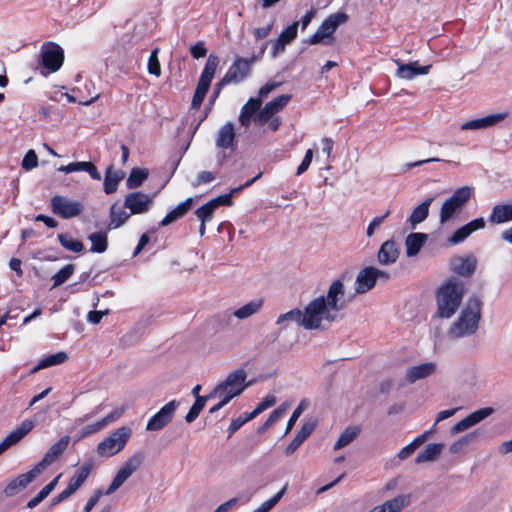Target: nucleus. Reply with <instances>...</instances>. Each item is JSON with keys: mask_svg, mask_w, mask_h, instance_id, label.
<instances>
[{"mask_svg": "<svg viewBox=\"0 0 512 512\" xmlns=\"http://www.w3.org/2000/svg\"><path fill=\"white\" fill-rule=\"evenodd\" d=\"M481 309V300L476 296L470 297L460 316L451 326L449 334L455 338L474 334L481 318Z\"/></svg>", "mask_w": 512, "mask_h": 512, "instance_id": "obj_1", "label": "nucleus"}, {"mask_svg": "<svg viewBox=\"0 0 512 512\" xmlns=\"http://www.w3.org/2000/svg\"><path fill=\"white\" fill-rule=\"evenodd\" d=\"M464 295V285L455 278L447 280L437 292L438 316L450 318L458 309Z\"/></svg>", "mask_w": 512, "mask_h": 512, "instance_id": "obj_2", "label": "nucleus"}, {"mask_svg": "<svg viewBox=\"0 0 512 512\" xmlns=\"http://www.w3.org/2000/svg\"><path fill=\"white\" fill-rule=\"evenodd\" d=\"M304 328L306 330L319 329L321 322L326 320L334 322L337 315L334 314L325 304V297L319 296L313 299L305 308L303 312Z\"/></svg>", "mask_w": 512, "mask_h": 512, "instance_id": "obj_3", "label": "nucleus"}, {"mask_svg": "<svg viewBox=\"0 0 512 512\" xmlns=\"http://www.w3.org/2000/svg\"><path fill=\"white\" fill-rule=\"evenodd\" d=\"M473 193V188L463 186L456 189L453 194L444 201L442 204L439 222L445 224L458 216L465 204L470 200Z\"/></svg>", "mask_w": 512, "mask_h": 512, "instance_id": "obj_4", "label": "nucleus"}, {"mask_svg": "<svg viewBox=\"0 0 512 512\" xmlns=\"http://www.w3.org/2000/svg\"><path fill=\"white\" fill-rule=\"evenodd\" d=\"M265 47L266 45L261 49L259 55H252L248 58L236 55L233 63L224 75V82L239 84L250 77L252 74V67L261 58Z\"/></svg>", "mask_w": 512, "mask_h": 512, "instance_id": "obj_5", "label": "nucleus"}, {"mask_svg": "<svg viewBox=\"0 0 512 512\" xmlns=\"http://www.w3.org/2000/svg\"><path fill=\"white\" fill-rule=\"evenodd\" d=\"M131 434L132 430L127 426H122L114 430L109 436L98 443L96 448L98 455L101 457L116 455L124 449Z\"/></svg>", "mask_w": 512, "mask_h": 512, "instance_id": "obj_6", "label": "nucleus"}, {"mask_svg": "<svg viewBox=\"0 0 512 512\" xmlns=\"http://www.w3.org/2000/svg\"><path fill=\"white\" fill-rule=\"evenodd\" d=\"M348 20V15L344 12H337L329 15L319 26L316 32L304 42L310 45H316L325 39L332 38L339 25Z\"/></svg>", "mask_w": 512, "mask_h": 512, "instance_id": "obj_7", "label": "nucleus"}, {"mask_svg": "<svg viewBox=\"0 0 512 512\" xmlns=\"http://www.w3.org/2000/svg\"><path fill=\"white\" fill-rule=\"evenodd\" d=\"M144 458L145 456L142 452H137L129 457L118 470L108 489L104 491L105 495H111L120 488L123 483L139 469Z\"/></svg>", "mask_w": 512, "mask_h": 512, "instance_id": "obj_8", "label": "nucleus"}, {"mask_svg": "<svg viewBox=\"0 0 512 512\" xmlns=\"http://www.w3.org/2000/svg\"><path fill=\"white\" fill-rule=\"evenodd\" d=\"M144 458L145 456L142 452H137L129 457L118 470L108 489L104 491L105 495H111L120 488L123 483L139 469Z\"/></svg>", "mask_w": 512, "mask_h": 512, "instance_id": "obj_9", "label": "nucleus"}, {"mask_svg": "<svg viewBox=\"0 0 512 512\" xmlns=\"http://www.w3.org/2000/svg\"><path fill=\"white\" fill-rule=\"evenodd\" d=\"M144 458L145 456L142 452H137L129 457L118 470L108 489L104 491L105 495H111L120 488L123 483L139 469Z\"/></svg>", "mask_w": 512, "mask_h": 512, "instance_id": "obj_10", "label": "nucleus"}, {"mask_svg": "<svg viewBox=\"0 0 512 512\" xmlns=\"http://www.w3.org/2000/svg\"><path fill=\"white\" fill-rule=\"evenodd\" d=\"M246 379L247 373L244 369H237L232 371L227 375L224 381L216 385V387L210 393V397H215V394L225 391L236 393V396H239L248 386H250V383H245Z\"/></svg>", "mask_w": 512, "mask_h": 512, "instance_id": "obj_11", "label": "nucleus"}, {"mask_svg": "<svg viewBox=\"0 0 512 512\" xmlns=\"http://www.w3.org/2000/svg\"><path fill=\"white\" fill-rule=\"evenodd\" d=\"M64 61V51L56 43H44L40 52V64L48 73L58 71Z\"/></svg>", "mask_w": 512, "mask_h": 512, "instance_id": "obj_12", "label": "nucleus"}, {"mask_svg": "<svg viewBox=\"0 0 512 512\" xmlns=\"http://www.w3.org/2000/svg\"><path fill=\"white\" fill-rule=\"evenodd\" d=\"M50 207L55 215L63 219H70L80 215L84 208L82 202L71 200L62 195L53 196L50 199Z\"/></svg>", "mask_w": 512, "mask_h": 512, "instance_id": "obj_13", "label": "nucleus"}, {"mask_svg": "<svg viewBox=\"0 0 512 512\" xmlns=\"http://www.w3.org/2000/svg\"><path fill=\"white\" fill-rule=\"evenodd\" d=\"M177 400H172L165 404L156 414H154L147 422V431H159L168 425L179 407Z\"/></svg>", "mask_w": 512, "mask_h": 512, "instance_id": "obj_14", "label": "nucleus"}, {"mask_svg": "<svg viewBox=\"0 0 512 512\" xmlns=\"http://www.w3.org/2000/svg\"><path fill=\"white\" fill-rule=\"evenodd\" d=\"M152 204V196L142 192L128 193L124 200V207L130 210V214H143Z\"/></svg>", "mask_w": 512, "mask_h": 512, "instance_id": "obj_15", "label": "nucleus"}, {"mask_svg": "<svg viewBox=\"0 0 512 512\" xmlns=\"http://www.w3.org/2000/svg\"><path fill=\"white\" fill-rule=\"evenodd\" d=\"M70 442V437L65 435L61 437L56 443H54L48 451L45 453L42 460L35 465L36 469H39L41 474L49 465L56 461V459L67 449Z\"/></svg>", "mask_w": 512, "mask_h": 512, "instance_id": "obj_16", "label": "nucleus"}, {"mask_svg": "<svg viewBox=\"0 0 512 512\" xmlns=\"http://www.w3.org/2000/svg\"><path fill=\"white\" fill-rule=\"evenodd\" d=\"M508 117V112L489 114L482 118L469 120L460 126L461 130H482L496 126Z\"/></svg>", "mask_w": 512, "mask_h": 512, "instance_id": "obj_17", "label": "nucleus"}, {"mask_svg": "<svg viewBox=\"0 0 512 512\" xmlns=\"http://www.w3.org/2000/svg\"><path fill=\"white\" fill-rule=\"evenodd\" d=\"M40 475L39 469L33 467L27 473L19 475L17 478L10 481L4 489V494L7 497L17 495L21 490L26 488Z\"/></svg>", "mask_w": 512, "mask_h": 512, "instance_id": "obj_18", "label": "nucleus"}, {"mask_svg": "<svg viewBox=\"0 0 512 512\" xmlns=\"http://www.w3.org/2000/svg\"><path fill=\"white\" fill-rule=\"evenodd\" d=\"M493 413V409L490 407L481 408L477 411H474L470 413L468 416H466L461 421L457 422L452 428H451V434L455 435L458 433H461L470 427L480 423L482 420L487 418Z\"/></svg>", "mask_w": 512, "mask_h": 512, "instance_id": "obj_19", "label": "nucleus"}, {"mask_svg": "<svg viewBox=\"0 0 512 512\" xmlns=\"http://www.w3.org/2000/svg\"><path fill=\"white\" fill-rule=\"evenodd\" d=\"M218 65L219 57L214 54H210L198 80L196 91L207 94Z\"/></svg>", "mask_w": 512, "mask_h": 512, "instance_id": "obj_20", "label": "nucleus"}, {"mask_svg": "<svg viewBox=\"0 0 512 512\" xmlns=\"http://www.w3.org/2000/svg\"><path fill=\"white\" fill-rule=\"evenodd\" d=\"M476 267L477 259L472 254L465 257L456 256L450 260L451 270L459 276L470 277L474 274Z\"/></svg>", "mask_w": 512, "mask_h": 512, "instance_id": "obj_21", "label": "nucleus"}, {"mask_svg": "<svg viewBox=\"0 0 512 512\" xmlns=\"http://www.w3.org/2000/svg\"><path fill=\"white\" fill-rule=\"evenodd\" d=\"M34 428V422L31 420H24L17 428L11 431L0 442V455L12 445L18 443L24 436H26Z\"/></svg>", "mask_w": 512, "mask_h": 512, "instance_id": "obj_22", "label": "nucleus"}, {"mask_svg": "<svg viewBox=\"0 0 512 512\" xmlns=\"http://www.w3.org/2000/svg\"><path fill=\"white\" fill-rule=\"evenodd\" d=\"M485 220L482 217L476 218L469 223L458 228L448 239L451 245H457L465 241L473 232L483 229Z\"/></svg>", "mask_w": 512, "mask_h": 512, "instance_id": "obj_23", "label": "nucleus"}, {"mask_svg": "<svg viewBox=\"0 0 512 512\" xmlns=\"http://www.w3.org/2000/svg\"><path fill=\"white\" fill-rule=\"evenodd\" d=\"M344 296V284L341 280H335L329 287L325 304L332 312H338L345 307L344 302H340Z\"/></svg>", "mask_w": 512, "mask_h": 512, "instance_id": "obj_24", "label": "nucleus"}, {"mask_svg": "<svg viewBox=\"0 0 512 512\" xmlns=\"http://www.w3.org/2000/svg\"><path fill=\"white\" fill-rule=\"evenodd\" d=\"M399 255V244L393 239H389L380 246L377 253V260L381 265H391L398 260Z\"/></svg>", "mask_w": 512, "mask_h": 512, "instance_id": "obj_25", "label": "nucleus"}, {"mask_svg": "<svg viewBox=\"0 0 512 512\" xmlns=\"http://www.w3.org/2000/svg\"><path fill=\"white\" fill-rule=\"evenodd\" d=\"M396 63L398 65L396 76L405 80H412L418 75H426L432 67L431 65L419 66L417 61L405 64L396 60Z\"/></svg>", "mask_w": 512, "mask_h": 512, "instance_id": "obj_26", "label": "nucleus"}, {"mask_svg": "<svg viewBox=\"0 0 512 512\" xmlns=\"http://www.w3.org/2000/svg\"><path fill=\"white\" fill-rule=\"evenodd\" d=\"M317 426L316 420H310L303 423L300 430L297 432L293 440L288 444L285 449V455H292L302 443L313 433Z\"/></svg>", "mask_w": 512, "mask_h": 512, "instance_id": "obj_27", "label": "nucleus"}, {"mask_svg": "<svg viewBox=\"0 0 512 512\" xmlns=\"http://www.w3.org/2000/svg\"><path fill=\"white\" fill-rule=\"evenodd\" d=\"M376 285L375 272L373 266H368L359 271L356 276L355 290L358 294H364L370 291Z\"/></svg>", "mask_w": 512, "mask_h": 512, "instance_id": "obj_28", "label": "nucleus"}, {"mask_svg": "<svg viewBox=\"0 0 512 512\" xmlns=\"http://www.w3.org/2000/svg\"><path fill=\"white\" fill-rule=\"evenodd\" d=\"M261 105V99L251 97L241 108L239 115L240 124L244 127H249L252 119L254 120L256 114L259 112Z\"/></svg>", "mask_w": 512, "mask_h": 512, "instance_id": "obj_29", "label": "nucleus"}, {"mask_svg": "<svg viewBox=\"0 0 512 512\" xmlns=\"http://www.w3.org/2000/svg\"><path fill=\"white\" fill-rule=\"evenodd\" d=\"M436 365L432 362L413 366L406 371V380L408 383H414L417 380L424 379L435 372Z\"/></svg>", "mask_w": 512, "mask_h": 512, "instance_id": "obj_30", "label": "nucleus"}, {"mask_svg": "<svg viewBox=\"0 0 512 512\" xmlns=\"http://www.w3.org/2000/svg\"><path fill=\"white\" fill-rule=\"evenodd\" d=\"M59 171L65 172V173H72V172H80L85 171L87 172L90 177L94 180H100L101 174L98 171L97 167L92 162H72L68 165L61 166L58 168Z\"/></svg>", "mask_w": 512, "mask_h": 512, "instance_id": "obj_31", "label": "nucleus"}, {"mask_svg": "<svg viewBox=\"0 0 512 512\" xmlns=\"http://www.w3.org/2000/svg\"><path fill=\"white\" fill-rule=\"evenodd\" d=\"M121 416V412H118L117 410L111 412L106 417L102 418L101 420L88 424L84 426L81 430V438L88 437L94 433H97L98 431L105 428L110 423L114 422Z\"/></svg>", "mask_w": 512, "mask_h": 512, "instance_id": "obj_32", "label": "nucleus"}, {"mask_svg": "<svg viewBox=\"0 0 512 512\" xmlns=\"http://www.w3.org/2000/svg\"><path fill=\"white\" fill-rule=\"evenodd\" d=\"M235 131L231 122L224 124L218 131L216 137V146L222 149L231 148L234 145Z\"/></svg>", "mask_w": 512, "mask_h": 512, "instance_id": "obj_33", "label": "nucleus"}, {"mask_svg": "<svg viewBox=\"0 0 512 512\" xmlns=\"http://www.w3.org/2000/svg\"><path fill=\"white\" fill-rule=\"evenodd\" d=\"M428 239L425 233H410L405 239L406 255L416 256Z\"/></svg>", "mask_w": 512, "mask_h": 512, "instance_id": "obj_34", "label": "nucleus"}, {"mask_svg": "<svg viewBox=\"0 0 512 512\" xmlns=\"http://www.w3.org/2000/svg\"><path fill=\"white\" fill-rule=\"evenodd\" d=\"M193 198H187L171 210L159 223L160 226H167L183 217L192 207Z\"/></svg>", "mask_w": 512, "mask_h": 512, "instance_id": "obj_35", "label": "nucleus"}, {"mask_svg": "<svg viewBox=\"0 0 512 512\" xmlns=\"http://www.w3.org/2000/svg\"><path fill=\"white\" fill-rule=\"evenodd\" d=\"M491 224H502L512 221V204H497L492 208L488 218Z\"/></svg>", "mask_w": 512, "mask_h": 512, "instance_id": "obj_36", "label": "nucleus"}, {"mask_svg": "<svg viewBox=\"0 0 512 512\" xmlns=\"http://www.w3.org/2000/svg\"><path fill=\"white\" fill-rule=\"evenodd\" d=\"M124 176L125 173L122 170H114L113 166H109L104 178V192L108 195L114 193Z\"/></svg>", "mask_w": 512, "mask_h": 512, "instance_id": "obj_37", "label": "nucleus"}, {"mask_svg": "<svg viewBox=\"0 0 512 512\" xmlns=\"http://www.w3.org/2000/svg\"><path fill=\"white\" fill-rule=\"evenodd\" d=\"M434 196H430L426 198L421 204L414 208L412 211L409 221L414 227L416 224L423 222L429 214V207L431 203L434 201Z\"/></svg>", "mask_w": 512, "mask_h": 512, "instance_id": "obj_38", "label": "nucleus"}, {"mask_svg": "<svg viewBox=\"0 0 512 512\" xmlns=\"http://www.w3.org/2000/svg\"><path fill=\"white\" fill-rule=\"evenodd\" d=\"M444 448L443 443H430L415 459L417 464L435 461Z\"/></svg>", "mask_w": 512, "mask_h": 512, "instance_id": "obj_39", "label": "nucleus"}, {"mask_svg": "<svg viewBox=\"0 0 512 512\" xmlns=\"http://www.w3.org/2000/svg\"><path fill=\"white\" fill-rule=\"evenodd\" d=\"M263 299H254L233 312V315L240 319H247L260 311L263 306Z\"/></svg>", "mask_w": 512, "mask_h": 512, "instance_id": "obj_40", "label": "nucleus"}, {"mask_svg": "<svg viewBox=\"0 0 512 512\" xmlns=\"http://www.w3.org/2000/svg\"><path fill=\"white\" fill-rule=\"evenodd\" d=\"M291 322H295L298 326L304 327L303 311L295 308L281 314L276 320V324L281 325L282 329L287 328Z\"/></svg>", "mask_w": 512, "mask_h": 512, "instance_id": "obj_41", "label": "nucleus"}, {"mask_svg": "<svg viewBox=\"0 0 512 512\" xmlns=\"http://www.w3.org/2000/svg\"><path fill=\"white\" fill-rule=\"evenodd\" d=\"M131 214L127 213L124 209L113 204L110 207V222L109 229H116L123 225Z\"/></svg>", "mask_w": 512, "mask_h": 512, "instance_id": "obj_42", "label": "nucleus"}, {"mask_svg": "<svg viewBox=\"0 0 512 512\" xmlns=\"http://www.w3.org/2000/svg\"><path fill=\"white\" fill-rule=\"evenodd\" d=\"M91 241L90 251L93 253H104L108 248V237L106 232H95L88 236Z\"/></svg>", "mask_w": 512, "mask_h": 512, "instance_id": "obj_43", "label": "nucleus"}, {"mask_svg": "<svg viewBox=\"0 0 512 512\" xmlns=\"http://www.w3.org/2000/svg\"><path fill=\"white\" fill-rule=\"evenodd\" d=\"M94 463L93 461L85 462L70 478V482L75 485L78 489L83 485V483L88 478L89 474L93 469Z\"/></svg>", "mask_w": 512, "mask_h": 512, "instance_id": "obj_44", "label": "nucleus"}, {"mask_svg": "<svg viewBox=\"0 0 512 512\" xmlns=\"http://www.w3.org/2000/svg\"><path fill=\"white\" fill-rule=\"evenodd\" d=\"M148 171L141 168H133L126 180V186L128 189H135L142 185L147 179Z\"/></svg>", "mask_w": 512, "mask_h": 512, "instance_id": "obj_45", "label": "nucleus"}, {"mask_svg": "<svg viewBox=\"0 0 512 512\" xmlns=\"http://www.w3.org/2000/svg\"><path fill=\"white\" fill-rule=\"evenodd\" d=\"M67 358H68V356L65 352H58L55 354H51V355L43 358L42 360H40L34 370L37 371L39 369H44V368H47L50 366L61 364V363L65 362L67 360Z\"/></svg>", "mask_w": 512, "mask_h": 512, "instance_id": "obj_46", "label": "nucleus"}, {"mask_svg": "<svg viewBox=\"0 0 512 512\" xmlns=\"http://www.w3.org/2000/svg\"><path fill=\"white\" fill-rule=\"evenodd\" d=\"M211 398L212 397H210V394H209L205 397H198L197 399H195V402L193 403L190 410L188 411V413L185 416L186 422L192 423L194 420H196L197 417L199 416L200 412L205 407L207 400H209Z\"/></svg>", "mask_w": 512, "mask_h": 512, "instance_id": "obj_47", "label": "nucleus"}, {"mask_svg": "<svg viewBox=\"0 0 512 512\" xmlns=\"http://www.w3.org/2000/svg\"><path fill=\"white\" fill-rule=\"evenodd\" d=\"M359 432L360 430L357 427H348L345 429V431L340 435L339 439L335 443L334 450H339L349 445L354 439H356Z\"/></svg>", "mask_w": 512, "mask_h": 512, "instance_id": "obj_48", "label": "nucleus"}, {"mask_svg": "<svg viewBox=\"0 0 512 512\" xmlns=\"http://www.w3.org/2000/svg\"><path fill=\"white\" fill-rule=\"evenodd\" d=\"M75 267L73 264H67L62 267L57 273L52 276L53 286L52 288L58 287L65 283L74 273Z\"/></svg>", "mask_w": 512, "mask_h": 512, "instance_id": "obj_49", "label": "nucleus"}, {"mask_svg": "<svg viewBox=\"0 0 512 512\" xmlns=\"http://www.w3.org/2000/svg\"><path fill=\"white\" fill-rule=\"evenodd\" d=\"M58 240L61 246L69 251L79 253L84 249V245L81 241L74 240L68 234H58Z\"/></svg>", "mask_w": 512, "mask_h": 512, "instance_id": "obj_50", "label": "nucleus"}, {"mask_svg": "<svg viewBox=\"0 0 512 512\" xmlns=\"http://www.w3.org/2000/svg\"><path fill=\"white\" fill-rule=\"evenodd\" d=\"M409 502V497L406 495L397 496L389 501H386L384 504V508L387 512H399L404 506H406Z\"/></svg>", "mask_w": 512, "mask_h": 512, "instance_id": "obj_51", "label": "nucleus"}, {"mask_svg": "<svg viewBox=\"0 0 512 512\" xmlns=\"http://www.w3.org/2000/svg\"><path fill=\"white\" fill-rule=\"evenodd\" d=\"M309 402L306 399H303L300 401L298 406L293 411L292 415L290 416V419L287 422V426L285 429V434H288L292 428L294 427L296 421L301 416V414L308 408Z\"/></svg>", "mask_w": 512, "mask_h": 512, "instance_id": "obj_52", "label": "nucleus"}, {"mask_svg": "<svg viewBox=\"0 0 512 512\" xmlns=\"http://www.w3.org/2000/svg\"><path fill=\"white\" fill-rule=\"evenodd\" d=\"M215 207L210 201L196 209L195 215L200 222L207 223L212 220Z\"/></svg>", "mask_w": 512, "mask_h": 512, "instance_id": "obj_53", "label": "nucleus"}, {"mask_svg": "<svg viewBox=\"0 0 512 512\" xmlns=\"http://www.w3.org/2000/svg\"><path fill=\"white\" fill-rule=\"evenodd\" d=\"M299 21H294L291 25L286 27L278 36L286 45L290 44L297 37V30Z\"/></svg>", "mask_w": 512, "mask_h": 512, "instance_id": "obj_54", "label": "nucleus"}, {"mask_svg": "<svg viewBox=\"0 0 512 512\" xmlns=\"http://www.w3.org/2000/svg\"><path fill=\"white\" fill-rule=\"evenodd\" d=\"M77 490H78V488L69 481L66 489H64L61 493H59L57 496H55L51 499V503H50L49 507L52 508V507L58 505L59 503L67 500Z\"/></svg>", "mask_w": 512, "mask_h": 512, "instance_id": "obj_55", "label": "nucleus"}, {"mask_svg": "<svg viewBox=\"0 0 512 512\" xmlns=\"http://www.w3.org/2000/svg\"><path fill=\"white\" fill-rule=\"evenodd\" d=\"M286 491L287 484H285L284 487L279 492H277L273 497L264 501L258 508L262 512H269L282 499Z\"/></svg>", "mask_w": 512, "mask_h": 512, "instance_id": "obj_56", "label": "nucleus"}, {"mask_svg": "<svg viewBox=\"0 0 512 512\" xmlns=\"http://www.w3.org/2000/svg\"><path fill=\"white\" fill-rule=\"evenodd\" d=\"M286 491L287 484H285L284 487L279 492H277L273 497L264 501L258 508L262 512H269L282 499Z\"/></svg>", "mask_w": 512, "mask_h": 512, "instance_id": "obj_57", "label": "nucleus"}, {"mask_svg": "<svg viewBox=\"0 0 512 512\" xmlns=\"http://www.w3.org/2000/svg\"><path fill=\"white\" fill-rule=\"evenodd\" d=\"M292 96L290 94H282L271 101L267 102L266 105L274 111V113H278L281 111L291 100Z\"/></svg>", "mask_w": 512, "mask_h": 512, "instance_id": "obj_58", "label": "nucleus"}, {"mask_svg": "<svg viewBox=\"0 0 512 512\" xmlns=\"http://www.w3.org/2000/svg\"><path fill=\"white\" fill-rule=\"evenodd\" d=\"M275 117L274 111L265 104L263 108L259 109V112L254 118V122L257 126H262L265 125L267 121Z\"/></svg>", "mask_w": 512, "mask_h": 512, "instance_id": "obj_59", "label": "nucleus"}, {"mask_svg": "<svg viewBox=\"0 0 512 512\" xmlns=\"http://www.w3.org/2000/svg\"><path fill=\"white\" fill-rule=\"evenodd\" d=\"M158 49H154L148 59V72L155 76H160L161 67L158 60Z\"/></svg>", "mask_w": 512, "mask_h": 512, "instance_id": "obj_60", "label": "nucleus"}, {"mask_svg": "<svg viewBox=\"0 0 512 512\" xmlns=\"http://www.w3.org/2000/svg\"><path fill=\"white\" fill-rule=\"evenodd\" d=\"M22 168L24 170H31L33 168H36L38 166V156L34 150H29L23 160H22Z\"/></svg>", "mask_w": 512, "mask_h": 512, "instance_id": "obj_61", "label": "nucleus"}, {"mask_svg": "<svg viewBox=\"0 0 512 512\" xmlns=\"http://www.w3.org/2000/svg\"><path fill=\"white\" fill-rule=\"evenodd\" d=\"M215 179H216V176L213 172L202 171L197 175L196 179L191 184L193 187L196 188L200 185L211 183Z\"/></svg>", "mask_w": 512, "mask_h": 512, "instance_id": "obj_62", "label": "nucleus"}, {"mask_svg": "<svg viewBox=\"0 0 512 512\" xmlns=\"http://www.w3.org/2000/svg\"><path fill=\"white\" fill-rule=\"evenodd\" d=\"M390 210H387L383 215L375 217L368 225L366 235L371 237L375 230L381 226L385 219L390 215Z\"/></svg>", "mask_w": 512, "mask_h": 512, "instance_id": "obj_63", "label": "nucleus"}, {"mask_svg": "<svg viewBox=\"0 0 512 512\" xmlns=\"http://www.w3.org/2000/svg\"><path fill=\"white\" fill-rule=\"evenodd\" d=\"M285 409L284 408H277L272 411L268 419L265 421V423L260 427L259 431H265L269 427H271L274 423H276L280 417L283 415Z\"/></svg>", "mask_w": 512, "mask_h": 512, "instance_id": "obj_64", "label": "nucleus"}]
</instances>
